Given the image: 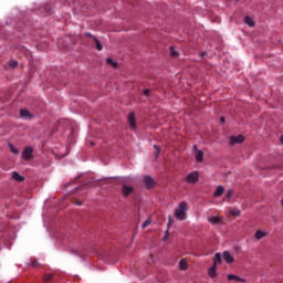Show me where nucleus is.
<instances>
[{"instance_id": "obj_1", "label": "nucleus", "mask_w": 283, "mask_h": 283, "mask_svg": "<svg viewBox=\"0 0 283 283\" xmlns=\"http://www.w3.org/2000/svg\"><path fill=\"white\" fill-rule=\"evenodd\" d=\"M199 179L200 174L198 171H192L186 176V182H188V185H196Z\"/></svg>"}, {"instance_id": "obj_2", "label": "nucleus", "mask_w": 283, "mask_h": 283, "mask_svg": "<svg viewBox=\"0 0 283 283\" xmlns=\"http://www.w3.org/2000/svg\"><path fill=\"white\" fill-rule=\"evenodd\" d=\"M144 185H145L146 189H154L156 187V180H154V178H151V176H145Z\"/></svg>"}, {"instance_id": "obj_3", "label": "nucleus", "mask_w": 283, "mask_h": 283, "mask_svg": "<svg viewBox=\"0 0 283 283\" xmlns=\"http://www.w3.org/2000/svg\"><path fill=\"white\" fill-rule=\"evenodd\" d=\"M130 129L136 130V115L130 112L127 117Z\"/></svg>"}, {"instance_id": "obj_4", "label": "nucleus", "mask_w": 283, "mask_h": 283, "mask_svg": "<svg viewBox=\"0 0 283 283\" xmlns=\"http://www.w3.org/2000/svg\"><path fill=\"white\" fill-rule=\"evenodd\" d=\"M193 149L196 151L195 158L197 163H202V160H205V153L202 150H198L197 145L193 146Z\"/></svg>"}, {"instance_id": "obj_5", "label": "nucleus", "mask_w": 283, "mask_h": 283, "mask_svg": "<svg viewBox=\"0 0 283 283\" xmlns=\"http://www.w3.org/2000/svg\"><path fill=\"white\" fill-rule=\"evenodd\" d=\"M244 140V136L238 135V136H231L230 137V145H240Z\"/></svg>"}, {"instance_id": "obj_6", "label": "nucleus", "mask_w": 283, "mask_h": 283, "mask_svg": "<svg viewBox=\"0 0 283 283\" xmlns=\"http://www.w3.org/2000/svg\"><path fill=\"white\" fill-rule=\"evenodd\" d=\"M33 149L32 147H25L23 153H22V156L24 158V160H30V158H32V154H33Z\"/></svg>"}, {"instance_id": "obj_7", "label": "nucleus", "mask_w": 283, "mask_h": 283, "mask_svg": "<svg viewBox=\"0 0 283 283\" xmlns=\"http://www.w3.org/2000/svg\"><path fill=\"white\" fill-rule=\"evenodd\" d=\"M122 192H123V196L125 197V198H127V196H130V193H134V187H132V186H123L122 187Z\"/></svg>"}, {"instance_id": "obj_8", "label": "nucleus", "mask_w": 283, "mask_h": 283, "mask_svg": "<svg viewBox=\"0 0 283 283\" xmlns=\"http://www.w3.org/2000/svg\"><path fill=\"white\" fill-rule=\"evenodd\" d=\"M208 275H209L212 280H216V277H218V266H217V265H212V266L208 270Z\"/></svg>"}, {"instance_id": "obj_9", "label": "nucleus", "mask_w": 283, "mask_h": 283, "mask_svg": "<svg viewBox=\"0 0 283 283\" xmlns=\"http://www.w3.org/2000/svg\"><path fill=\"white\" fill-rule=\"evenodd\" d=\"M223 260L228 263V264H233V255H231V252L229 251H224L223 252Z\"/></svg>"}, {"instance_id": "obj_10", "label": "nucleus", "mask_w": 283, "mask_h": 283, "mask_svg": "<svg viewBox=\"0 0 283 283\" xmlns=\"http://www.w3.org/2000/svg\"><path fill=\"white\" fill-rule=\"evenodd\" d=\"M208 222H210V224H222V217H209Z\"/></svg>"}, {"instance_id": "obj_11", "label": "nucleus", "mask_w": 283, "mask_h": 283, "mask_svg": "<svg viewBox=\"0 0 283 283\" xmlns=\"http://www.w3.org/2000/svg\"><path fill=\"white\" fill-rule=\"evenodd\" d=\"M187 212V202L182 201L179 203V207L175 210V213H186Z\"/></svg>"}, {"instance_id": "obj_12", "label": "nucleus", "mask_w": 283, "mask_h": 283, "mask_svg": "<svg viewBox=\"0 0 283 283\" xmlns=\"http://www.w3.org/2000/svg\"><path fill=\"white\" fill-rule=\"evenodd\" d=\"M228 281L231 282V281H235V282H247V280L235 275V274H228Z\"/></svg>"}, {"instance_id": "obj_13", "label": "nucleus", "mask_w": 283, "mask_h": 283, "mask_svg": "<svg viewBox=\"0 0 283 283\" xmlns=\"http://www.w3.org/2000/svg\"><path fill=\"white\" fill-rule=\"evenodd\" d=\"M20 116L21 118H34V115H32L28 109H21Z\"/></svg>"}, {"instance_id": "obj_14", "label": "nucleus", "mask_w": 283, "mask_h": 283, "mask_svg": "<svg viewBox=\"0 0 283 283\" xmlns=\"http://www.w3.org/2000/svg\"><path fill=\"white\" fill-rule=\"evenodd\" d=\"M222 263V254L216 253L213 258V264L214 266H218V264Z\"/></svg>"}, {"instance_id": "obj_15", "label": "nucleus", "mask_w": 283, "mask_h": 283, "mask_svg": "<svg viewBox=\"0 0 283 283\" xmlns=\"http://www.w3.org/2000/svg\"><path fill=\"white\" fill-rule=\"evenodd\" d=\"M13 180H17V182H23L25 180V177L21 176L19 172L14 171L12 174Z\"/></svg>"}, {"instance_id": "obj_16", "label": "nucleus", "mask_w": 283, "mask_h": 283, "mask_svg": "<svg viewBox=\"0 0 283 283\" xmlns=\"http://www.w3.org/2000/svg\"><path fill=\"white\" fill-rule=\"evenodd\" d=\"M222 193H224V187L218 186L213 196H214V198H220V196H222Z\"/></svg>"}, {"instance_id": "obj_17", "label": "nucleus", "mask_w": 283, "mask_h": 283, "mask_svg": "<svg viewBox=\"0 0 283 283\" xmlns=\"http://www.w3.org/2000/svg\"><path fill=\"white\" fill-rule=\"evenodd\" d=\"M189 264L187 263V259H181L179 262V269L180 271H187Z\"/></svg>"}, {"instance_id": "obj_18", "label": "nucleus", "mask_w": 283, "mask_h": 283, "mask_svg": "<svg viewBox=\"0 0 283 283\" xmlns=\"http://www.w3.org/2000/svg\"><path fill=\"white\" fill-rule=\"evenodd\" d=\"M262 238H266V232H262V230H258L255 232V239L256 240H262Z\"/></svg>"}, {"instance_id": "obj_19", "label": "nucleus", "mask_w": 283, "mask_h": 283, "mask_svg": "<svg viewBox=\"0 0 283 283\" xmlns=\"http://www.w3.org/2000/svg\"><path fill=\"white\" fill-rule=\"evenodd\" d=\"M245 23L247 25H249L250 28H253L255 25V22L253 21V18L247 15L245 17Z\"/></svg>"}, {"instance_id": "obj_20", "label": "nucleus", "mask_w": 283, "mask_h": 283, "mask_svg": "<svg viewBox=\"0 0 283 283\" xmlns=\"http://www.w3.org/2000/svg\"><path fill=\"white\" fill-rule=\"evenodd\" d=\"M94 43H95L96 50H98V52H101L103 50V44H101V41L98 39L94 38Z\"/></svg>"}, {"instance_id": "obj_21", "label": "nucleus", "mask_w": 283, "mask_h": 283, "mask_svg": "<svg viewBox=\"0 0 283 283\" xmlns=\"http://www.w3.org/2000/svg\"><path fill=\"white\" fill-rule=\"evenodd\" d=\"M107 65H112L114 69L118 67V63L114 62L112 57L106 60Z\"/></svg>"}, {"instance_id": "obj_22", "label": "nucleus", "mask_w": 283, "mask_h": 283, "mask_svg": "<svg viewBox=\"0 0 283 283\" xmlns=\"http://www.w3.org/2000/svg\"><path fill=\"white\" fill-rule=\"evenodd\" d=\"M175 217H176V220H180V221L187 220V213H176Z\"/></svg>"}, {"instance_id": "obj_23", "label": "nucleus", "mask_w": 283, "mask_h": 283, "mask_svg": "<svg viewBox=\"0 0 283 283\" xmlns=\"http://www.w3.org/2000/svg\"><path fill=\"white\" fill-rule=\"evenodd\" d=\"M149 224H151V218H148V219L142 224V229H147V227H149Z\"/></svg>"}, {"instance_id": "obj_24", "label": "nucleus", "mask_w": 283, "mask_h": 283, "mask_svg": "<svg viewBox=\"0 0 283 283\" xmlns=\"http://www.w3.org/2000/svg\"><path fill=\"white\" fill-rule=\"evenodd\" d=\"M154 149H155V156L156 158H158V156L160 155V146L154 145Z\"/></svg>"}, {"instance_id": "obj_25", "label": "nucleus", "mask_w": 283, "mask_h": 283, "mask_svg": "<svg viewBox=\"0 0 283 283\" xmlns=\"http://www.w3.org/2000/svg\"><path fill=\"white\" fill-rule=\"evenodd\" d=\"M9 147L11 151L14 154V156H19V150L12 144H10Z\"/></svg>"}, {"instance_id": "obj_26", "label": "nucleus", "mask_w": 283, "mask_h": 283, "mask_svg": "<svg viewBox=\"0 0 283 283\" xmlns=\"http://www.w3.org/2000/svg\"><path fill=\"white\" fill-rule=\"evenodd\" d=\"M9 66H11V67H18L19 66V62H17V61H14V60H11L10 62H9Z\"/></svg>"}, {"instance_id": "obj_27", "label": "nucleus", "mask_w": 283, "mask_h": 283, "mask_svg": "<svg viewBox=\"0 0 283 283\" xmlns=\"http://www.w3.org/2000/svg\"><path fill=\"white\" fill-rule=\"evenodd\" d=\"M54 277L52 274H45L44 275V282H51V280Z\"/></svg>"}, {"instance_id": "obj_28", "label": "nucleus", "mask_w": 283, "mask_h": 283, "mask_svg": "<svg viewBox=\"0 0 283 283\" xmlns=\"http://www.w3.org/2000/svg\"><path fill=\"white\" fill-rule=\"evenodd\" d=\"M170 54L171 56H178L177 51L174 49V46H170Z\"/></svg>"}, {"instance_id": "obj_29", "label": "nucleus", "mask_w": 283, "mask_h": 283, "mask_svg": "<svg viewBox=\"0 0 283 283\" xmlns=\"http://www.w3.org/2000/svg\"><path fill=\"white\" fill-rule=\"evenodd\" d=\"M75 205H77V207H81L83 206V201L82 200H78V199H74Z\"/></svg>"}, {"instance_id": "obj_30", "label": "nucleus", "mask_w": 283, "mask_h": 283, "mask_svg": "<svg viewBox=\"0 0 283 283\" xmlns=\"http://www.w3.org/2000/svg\"><path fill=\"white\" fill-rule=\"evenodd\" d=\"M149 94H151V90H149V88L144 90L145 96H149Z\"/></svg>"}, {"instance_id": "obj_31", "label": "nucleus", "mask_w": 283, "mask_h": 283, "mask_svg": "<svg viewBox=\"0 0 283 283\" xmlns=\"http://www.w3.org/2000/svg\"><path fill=\"white\" fill-rule=\"evenodd\" d=\"M231 196H233V190H229V191H228V193H227L228 200L231 198Z\"/></svg>"}, {"instance_id": "obj_32", "label": "nucleus", "mask_w": 283, "mask_h": 283, "mask_svg": "<svg viewBox=\"0 0 283 283\" xmlns=\"http://www.w3.org/2000/svg\"><path fill=\"white\" fill-rule=\"evenodd\" d=\"M44 10L46 11V14H50V11H51L52 9L50 8V6H45V7H44Z\"/></svg>"}, {"instance_id": "obj_33", "label": "nucleus", "mask_w": 283, "mask_h": 283, "mask_svg": "<svg viewBox=\"0 0 283 283\" xmlns=\"http://www.w3.org/2000/svg\"><path fill=\"white\" fill-rule=\"evenodd\" d=\"M167 238H169V229L166 230V235L164 237V241H167Z\"/></svg>"}, {"instance_id": "obj_34", "label": "nucleus", "mask_w": 283, "mask_h": 283, "mask_svg": "<svg viewBox=\"0 0 283 283\" xmlns=\"http://www.w3.org/2000/svg\"><path fill=\"white\" fill-rule=\"evenodd\" d=\"M86 36H90L91 39H93V41L94 39H96V36H94L92 33H86Z\"/></svg>"}, {"instance_id": "obj_35", "label": "nucleus", "mask_w": 283, "mask_h": 283, "mask_svg": "<svg viewBox=\"0 0 283 283\" xmlns=\"http://www.w3.org/2000/svg\"><path fill=\"white\" fill-rule=\"evenodd\" d=\"M171 224H174V222L171 221V217H169L168 229Z\"/></svg>"}, {"instance_id": "obj_36", "label": "nucleus", "mask_w": 283, "mask_h": 283, "mask_svg": "<svg viewBox=\"0 0 283 283\" xmlns=\"http://www.w3.org/2000/svg\"><path fill=\"white\" fill-rule=\"evenodd\" d=\"M36 264H38L36 261H32V262H31V265H32L33 268H36Z\"/></svg>"}, {"instance_id": "obj_37", "label": "nucleus", "mask_w": 283, "mask_h": 283, "mask_svg": "<svg viewBox=\"0 0 283 283\" xmlns=\"http://www.w3.org/2000/svg\"><path fill=\"white\" fill-rule=\"evenodd\" d=\"M220 120H221V123H224V117H221Z\"/></svg>"}, {"instance_id": "obj_38", "label": "nucleus", "mask_w": 283, "mask_h": 283, "mask_svg": "<svg viewBox=\"0 0 283 283\" xmlns=\"http://www.w3.org/2000/svg\"><path fill=\"white\" fill-rule=\"evenodd\" d=\"M281 143L283 144V135L281 136Z\"/></svg>"}, {"instance_id": "obj_39", "label": "nucleus", "mask_w": 283, "mask_h": 283, "mask_svg": "<svg viewBox=\"0 0 283 283\" xmlns=\"http://www.w3.org/2000/svg\"><path fill=\"white\" fill-rule=\"evenodd\" d=\"M201 56H205V53H201Z\"/></svg>"}, {"instance_id": "obj_40", "label": "nucleus", "mask_w": 283, "mask_h": 283, "mask_svg": "<svg viewBox=\"0 0 283 283\" xmlns=\"http://www.w3.org/2000/svg\"><path fill=\"white\" fill-rule=\"evenodd\" d=\"M91 145H94V143H91Z\"/></svg>"}]
</instances>
